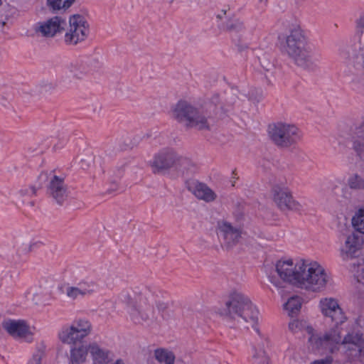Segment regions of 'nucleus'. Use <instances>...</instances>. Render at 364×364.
Listing matches in <instances>:
<instances>
[{"label": "nucleus", "mask_w": 364, "mask_h": 364, "mask_svg": "<svg viewBox=\"0 0 364 364\" xmlns=\"http://www.w3.org/2000/svg\"><path fill=\"white\" fill-rule=\"evenodd\" d=\"M97 284L92 281H81L75 285L65 284L62 289L63 294L71 300L81 299L97 291Z\"/></svg>", "instance_id": "10"}, {"label": "nucleus", "mask_w": 364, "mask_h": 364, "mask_svg": "<svg viewBox=\"0 0 364 364\" xmlns=\"http://www.w3.org/2000/svg\"><path fill=\"white\" fill-rule=\"evenodd\" d=\"M351 223L356 232L364 235V206L355 213L352 217Z\"/></svg>", "instance_id": "25"}, {"label": "nucleus", "mask_w": 364, "mask_h": 364, "mask_svg": "<svg viewBox=\"0 0 364 364\" xmlns=\"http://www.w3.org/2000/svg\"><path fill=\"white\" fill-rule=\"evenodd\" d=\"M363 242L355 232L346 236L344 244L340 249V257L343 261H348L355 257L356 253L361 250Z\"/></svg>", "instance_id": "12"}, {"label": "nucleus", "mask_w": 364, "mask_h": 364, "mask_svg": "<svg viewBox=\"0 0 364 364\" xmlns=\"http://www.w3.org/2000/svg\"><path fill=\"white\" fill-rule=\"evenodd\" d=\"M58 336L59 340L65 344L74 346L80 342L70 323L64 325Z\"/></svg>", "instance_id": "23"}, {"label": "nucleus", "mask_w": 364, "mask_h": 364, "mask_svg": "<svg viewBox=\"0 0 364 364\" xmlns=\"http://www.w3.org/2000/svg\"><path fill=\"white\" fill-rule=\"evenodd\" d=\"M289 329L294 333L305 331L309 336V339L312 336H319L314 333V329L309 326L308 322L304 319H293L289 323Z\"/></svg>", "instance_id": "21"}, {"label": "nucleus", "mask_w": 364, "mask_h": 364, "mask_svg": "<svg viewBox=\"0 0 364 364\" xmlns=\"http://www.w3.org/2000/svg\"><path fill=\"white\" fill-rule=\"evenodd\" d=\"M1 4V0H0V4Z\"/></svg>", "instance_id": "39"}, {"label": "nucleus", "mask_w": 364, "mask_h": 364, "mask_svg": "<svg viewBox=\"0 0 364 364\" xmlns=\"http://www.w3.org/2000/svg\"><path fill=\"white\" fill-rule=\"evenodd\" d=\"M318 309L321 315L331 321L333 327L323 336H312L309 346L313 350L328 351L334 353L343 346L350 355L364 354V338L360 333H348L341 339V328L348 318L340 300L334 296L321 297L318 302Z\"/></svg>", "instance_id": "2"}, {"label": "nucleus", "mask_w": 364, "mask_h": 364, "mask_svg": "<svg viewBox=\"0 0 364 364\" xmlns=\"http://www.w3.org/2000/svg\"><path fill=\"white\" fill-rule=\"evenodd\" d=\"M138 307H139L138 309H132V308L130 309V314L132 316H135V315L137 312L139 313L141 311L144 310L146 309L141 303Z\"/></svg>", "instance_id": "38"}, {"label": "nucleus", "mask_w": 364, "mask_h": 364, "mask_svg": "<svg viewBox=\"0 0 364 364\" xmlns=\"http://www.w3.org/2000/svg\"><path fill=\"white\" fill-rule=\"evenodd\" d=\"M236 228L232 227L230 223L225 220L218 222V231L219 237L223 239Z\"/></svg>", "instance_id": "29"}, {"label": "nucleus", "mask_w": 364, "mask_h": 364, "mask_svg": "<svg viewBox=\"0 0 364 364\" xmlns=\"http://www.w3.org/2000/svg\"><path fill=\"white\" fill-rule=\"evenodd\" d=\"M2 328L14 338L23 339L27 342L32 341L34 328L21 319H6L2 322Z\"/></svg>", "instance_id": "8"}, {"label": "nucleus", "mask_w": 364, "mask_h": 364, "mask_svg": "<svg viewBox=\"0 0 364 364\" xmlns=\"http://www.w3.org/2000/svg\"><path fill=\"white\" fill-rule=\"evenodd\" d=\"M356 27L358 30L363 32L364 28V14H361L356 21Z\"/></svg>", "instance_id": "37"}, {"label": "nucleus", "mask_w": 364, "mask_h": 364, "mask_svg": "<svg viewBox=\"0 0 364 364\" xmlns=\"http://www.w3.org/2000/svg\"><path fill=\"white\" fill-rule=\"evenodd\" d=\"M44 356V350L38 348L33 353L27 364H42Z\"/></svg>", "instance_id": "31"}, {"label": "nucleus", "mask_w": 364, "mask_h": 364, "mask_svg": "<svg viewBox=\"0 0 364 364\" xmlns=\"http://www.w3.org/2000/svg\"><path fill=\"white\" fill-rule=\"evenodd\" d=\"M352 141L354 151L362 160H364V124L355 129Z\"/></svg>", "instance_id": "20"}, {"label": "nucleus", "mask_w": 364, "mask_h": 364, "mask_svg": "<svg viewBox=\"0 0 364 364\" xmlns=\"http://www.w3.org/2000/svg\"><path fill=\"white\" fill-rule=\"evenodd\" d=\"M303 299L297 294H293L284 300L283 311L290 317L296 316L301 311Z\"/></svg>", "instance_id": "17"}, {"label": "nucleus", "mask_w": 364, "mask_h": 364, "mask_svg": "<svg viewBox=\"0 0 364 364\" xmlns=\"http://www.w3.org/2000/svg\"><path fill=\"white\" fill-rule=\"evenodd\" d=\"M87 350L92 358V364H109L113 359V354L110 350L101 348L97 343L90 344Z\"/></svg>", "instance_id": "15"}, {"label": "nucleus", "mask_w": 364, "mask_h": 364, "mask_svg": "<svg viewBox=\"0 0 364 364\" xmlns=\"http://www.w3.org/2000/svg\"><path fill=\"white\" fill-rule=\"evenodd\" d=\"M260 1H262V0H260Z\"/></svg>", "instance_id": "40"}, {"label": "nucleus", "mask_w": 364, "mask_h": 364, "mask_svg": "<svg viewBox=\"0 0 364 364\" xmlns=\"http://www.w3.org/2000/svg\"><path fill=\"white\" fill-rule=\"evenodd\" d=\"M226 26L229 30H236L242 27V23L238 19H235L232 22L228 23Z\"/></svg>", "instance_id": "34"}, {"label": "nucleus", "mask_w": 364, "mask_h": 364, "mask_svg": "<svg viewBox=\"0 0 364 364\" xmlns=\"http://www.w3.org/2000/svg\"><path fill=\"white\" fill-rule=\"evenodd\" d=\"M172 114L175 119L184 123L187 127H195L198 129L208 127L206 119L188 102H178L173 108Z\"/></svg>", "instance_id": "5"}, {"label": "nucleus", "mask_w": 364, "mask_h": 364, "mask_svg": "<svg viewBox=\"0 0 364 364\" xmlns=\"http://www.w3.org/2000/svg\"><path fill=\"white\" fill-rule=\"evenodd\" d=\"M48 193L57 203H62L68 196L64 185V178L54 176L50 182Z\"/></svg>", "instance_id": "16"}, {"label": "nucleus", "mask_w": 364, "mask_h": 364, "mask_svg": "<svg viewBox=\"0 0 364 364\" xmlns=\"http://www.w3.org/2000/svg\"><path fill=\"white\" fill-rule=\"evenodd\" d=\"M188 190L198 199L205 202H212L215 200L216 194L207 185L197 181L188 183Z\"/></svg>", "instance_id": "14"}, {"label": "nucleus", "mask_w": 364, "mask_h": 364, "mask_svg": "<svg viewBox=\"0 0 364 364\" xmlns=\"http://www.w3.org/2000/svg\"><path fill=\"white\" fill-rule=\"evenodd\" d=\"M65 22L59 16H54L47 21L39 22L35 26L36 33L46 37H53L57 33L63 30Z\"/></svg>", "instance_id": "13"}, {"label": "nucleus", "mask_w": 364, "mask_h": 364, "mask_svg": "<svg viewBox=\"0 0 364 364\" xmlns=\"http://www.w3.org/2000/svg\"><path fill=\"white\" fill-rule=\"evenodd\" d=\"M184 159L180 156L174 150L164 149L156 154L151 162L154 171L167 170L182 164Z\"/></svg>", "instance_id": "9"}, {"label": "nucleus", "mask_w": 364, "mask_h": 364, "mask_svg": "<svg viewBox=\"0 0 364 364\" xmlns=\"http://www.w3.org/2000/svg\"><path fill=\"white\" fill-rule=\"evenodd\" d=\"M35 193H36V190H35V188L33 187H28V188H22L18 192V194L21 196H33V195H35Z\"/></svg>", "instance_id": "35"}, {"label": "nucleus", "mask_w": 364, "mask_h": 364, "mask_svg": "<svg viewBox=\"0 0 364 364\" xmlns=\"http://www.w3.org/2000/svg\"><path fill=\"white\" fill-rule=\"evenodd\" d=\"M89 33L90 26L85 17L74 14L69 18V28L65 34V41L70 45H76L84 41Z\"/></svg>", "instance_id": "7"}, {"label": "nucleus", "mask_w": 364, "mask_h": 364, "mask_svg": "<svg viewBox=\"0 0 364 364\" xmlns=\"http://www.w3.org/2000/svg\"><path fill=\"white\" fill-rule=\"evenodd\" d=\"M75 0H47L48 6L55 11L68 9Z\"/></svg>", "instance_id": "28"}, {"label": "nucleus", "mask_w": 364, "mask_h": 364, "mask_svg": "<svg viewBox=\"0 0 364 364\" xmlns=\"http://www.w3.org/2000/svg\"><path fill=\"white\" fill-rule=\"evenodd\" d=\"M284 49L299 66L306 69H313L320 60L319 55L309 43L303 31L299 27L291 31L287 38Z\"/></svg>", "instance_id": "4"}, {"label": "nucleus", "mask_w": 364, "mask_h": 364, "mask_svg": "<svg viewBox=\"0 0 364 364\" xmlns=\"http://www.w3.org/2000/svg\"><path fill=\"white\" fill-rule=\"evenodd\" d=\"M88 353L87 347L72 348L70 350V364H85Z\"/></svg>", "instance_id": "24"}, {"label": "nucleus", "mask_w": 364, "mask_h": 364, "mask_svg": "<svg viewBox=\"0 0 364 364\" xmlns=\"http://www.w3.org/2000/svg\"><path fill=\"white\" fill-rule=\"evenodd\" d=\"M269 282L276 288L283 282L308 292L318 293L332 284L331 273L318 262L301 257H284L267 272Z\"/></svg>", "instance_id": "1"}, {"label": "nucleus", "mask_w": 364, "mask_h": 364, "mask_svg": "<svg viewBox=\"0 0 364 364\" xmlns=\"http://www.w3.org/2000/svg\"><path fill=\"white\" fill-rule=\"evenodd\" d=\"M154 357L160 364H175L174 353L166 348H157L154 350Z\"/></svg>", "instance_id": "22"}, {"label": "nucleus", "mask_w": 364, "mask_h": 364, "mask_svg": "<svg viewBox=\"0 0 364 364\" xmlns=\"http://www.w3.org/2000/svg\"><path fill=\"white\" fill-rule=\"evenodd\" d=\"M252 364H270L269 357L262 348L253 347L252 350Z\"/></svg>", "instance_id": "26"}, {"label": "nucleus", "mask_w": 364, "mask_h": 364, "mask_svg": "<svg viewBox=\"0 0 364 364\" xmlns=\"http://www.w3.org/2000/svg\"><path fill=\"white\" fill-rule=\"evenodd\" d=\"M231 327L251 326L259 333L257 326L259 311L246 294L240 291H232L225 302V308L218 312Z\"/></svg>", "instance_id": "3"}, {"label": "nucleus", "mask_w": 364, "mask_h": 364, "mask_svg": "<svg viewBox=\"0 0 364 364\" xmlns=\"http://www.w3.org/2000/svg\"><path fill=\"white\" fill-rule=\"evenodd\" d=\"M333 362V358L331 356H326L324 358L316 360L309 364H331Z\"/></svg>", "instance_id": "36"}, {"label": "nucleus", "mask_w": 364, "mask_h": 364, "mask_svg": "<svg viewBox=\"0 0 364 364\" xmlns=\"http://www.w3.org/2000/svg\"><path fill=\"white\" fill-rule=\"evenodd\" d=\"M270 138L279 146H288L301 137L300 130L294 124L278 122L269 126Z\"/></svg>", "instance_id": "6"}, {"label": "nucleus", "mask_w": 364, "mask_h": 364, "mask_svg": "<svg viewBox=\"0 0 364 364\" xmlns=\"http://www.w3.org/2000/svg\"><path fill=\"white\" fill-rule=\"evenodd\" d=\"M70 324L74 330V332L80 342H81L91 333V323L85 318L75 319Z\"/></svg>", "instance_id": "19"}, {"label": "nucleus", "mask_w": 364, "mask_h": 364, "mask_svg": "<svg viewBox=\"0 0 364 364\" xmlns=\"http://www.w3.org/2000/svg\"><path fill=\"white\" fill-rule=\"evenodd\" d=\"M354 276L359 283L364 284V262L357 265L354 270Z\"/></svg>", "instance_id": "33"}, {"label": "nucleus", "mask_w": 364, "mask_h": 364, "mask_svg": "<svg viewBox=\"0 0 364 364\" xmlns=\"http://www.w3.org/2000/svg\"><path fill=\"white\" fill-rule=\"evenodd\" d=\"M248 98L252 102H259L263 99V94L261 90L252 89L249 92Z\"/></svg>", "instance_id": "32"}, {"label": "nucleus", "mask_w": 364, "mask_h": 364, "mask_svg": "<svg viewBox=\"0 0 364 364\" xmlns=\"http://www.w3.org/2000/svg\"><path fill=\"white\" fill-rule=\"evenodd\" d=\"M272 194L274 200L281 209L302 210V205L293 198L287 188L275 186L272 189Z\"/></svg>", "instance_id": "11"}, {"label": "nucleus", "mask_w": 364, "mask_h": 364, "mask_svg": "<svg viewBox=\"0 0 364 364\" xmlns=\"http://www.w3.org/2000/svg\"><path fill=\"white\" fill-rule=\"evenodd\" d=\"M347 184L351 189H363L364 188V178L357 173H353L348 177Z\"/></svg>", "instance_id": "27"}, {"label": "nucleus", "mask_w": 364, "mask_h": 364, "mask_svg": "<svg viewBox=\"0 0 364 364\" xmlns=\"http://www.w3.org/2000/svg\"><path fill=\"white\" fill-rule=\"evenodd\" d=\"M72 73L77 78H81L95 68H92L91 60L88 59H77L72 61L68 67Z\"/></svg>", "instance_id": "18"}, {"label": "nucleus", "mask_w": 364, "mask_h": 364, "mask_svg": "<svg viewBox=\"0 0 364 364\" xmlns=\"http://www.w3.org/2000/svg\"><path fill=\"white\" fill-rule=\"evenodd\" d=\"M240 237V231L239 229L236 228L233 231L230 232V234H228L226 235L224 238H223V242L227 247H230L237 241L239 240Z\"/></svg>", "instance_id": "30"}]
</instances>
